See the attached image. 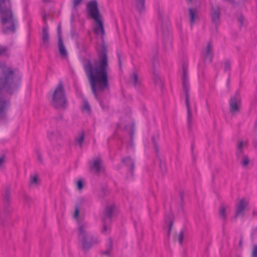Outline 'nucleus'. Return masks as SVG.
Here are the masks:
<instances>
[{"label":"nucleus","instance_id":"nucleus-1","mask_svg":"<svg viewBox=\"0 0 257 257\" xmlns=\"http://www.w3.org/2000/svg\"><path fill=\"white\" fill-rule=\"evenodd\" d=\"M98 60H95L93 62L86 60L84 62L83 67L92 92L103 108L99 94L108 89L109 85L107 74L108 60L106 49L104 45L102 46L101 52L98 53Z\"/></svg>","mask_w":257,"mask_h":257},{"label":"nucleus","instance_id":"nucleus-2","mask_svg":"<svg viewBox=\"0 0 257 257\" xmlns=\"http://www.w3.org/2000/svg\"><path fill=\"white\" fill-rule=\"evenodd\" d=\"M0 23L4 33L15 32L17 20L12 11L11 0H0Z\"/></svg>","mask_w":257,"mask_h":257},{"label":"nucleus","instance_id":"nucleus-3","mask_svg":"<svg viewBox=\"0 0 257 257\" xmlns=\"http://www.w3.org/2000/svg\"><path fill=\"white\" fill-rule=\"evenodd\" d=\"M88 223L83 220L78 221V240L83 250H88L101 242V239L93 235L89 230Z\"/></svg>","mask_w":257,"mask_h":257},{"label":"nucleus","instance_id":"nucleus-4","mask_svg":"<svg viewBox=\"0 0 257 257\" xmlns=\"http://www.w3.org/2000/svg\"><path fill=\"white\" fill-rule=\"evenodd\" d=\"M20 80V77L14 74L12 68L0 65V90L4 89L12 93L13 90L18 88Z\"/></svg>","mask_w":257,"mask_h":257},{"label":"nucleus","instance_id":"nucleus-5","mask_svg":"<svg viewBox=\"0 0 257 257\" xmlns=\"http://www.w3.org/2000/svg\"><path fill=\"white\" fill-rule=\"evenodd\" d=\"M86 9L88 15L95 22L93 29L94 33L103 38L105 35L104 25L102 17L99 12L96 1L89 2L87 4Z\"/></svg>","mask_w":257,"mask_h":257},{"label":"nucleus","instance_id":"nucleus-6","mask_svg":"<svg viewBox=\"0 0 257 257\" xmlns=\"http://www.w3.org/2000/svg\"><path fill=\"white\" fill-rule=\"evenodd\" d=\"M182 83L183 90L185 94V103L187 108V124L189 127H190L193 120V117L190 100V85L188 72L184 67L183 68Z\"/></svg>","mask_w":257,"mask_h":257},{"label":"nucleus","instance_id":"nucleus-7","mask_svg":"<svg viewBox=\"0 0 257 257\" xmlns=\"http://www.w3.org/2000/svg\"><path fill=\"white\" fill-rule=\"evenodd\" d=\"M52 104L56 108H65L67 105V100L62 82L59 83L53 93Z\"/></svg>","mask_w":257,"mask_h":257},{"label":"nucleus","instance_id":"nucleus-8","mask_svg":"<svg viewBox=\"0 0 257 257\" xmlns=\"http://www.w3.org/2000/svg\"><path fill=\"white\" fill-rule=\"evenodd\" d=\"M241 98L238 91L232 96L229 100V110L232 115L239 113L241 109Z\"/></svg>","mask_w":257,"mask_h":257},{"label":"nucleus","instance_id":"nucleus-9","mask_svg":"<svg viewBox=\"0 0 257 257\" xmlns=\"http://www.w3.org/2000/svg\"><path fill=\"white\" fill-rule=\"evenodd\" d=\"M214 56L212 43L209 42L201 51V57L204 64L210 63Z\"/></svg>","mask_w":257,"mask_h":257},{"label":"nucleus","instance_id":"nucleus-10","mask_svg":"<svg viewBox=\"0 0 257 257\" xmlns=\"http://www.w3.org/2000/svg\"><path fill=\"white\" fill-rule=\"evenodd\" d=\"M114 210V206L113 205H109L106 207L104 212V216L103 219V229L101 231L102 233L106 234L109 231V228L106 225V223L110 221V219L112 217V213Z\"/></svg>","mask_w":257,"mask_h":257},{"label":"nucleus","instance_id":"nucleus-11","mask_svg":"<svg viewBox=\"0 0 257 257\" xmlns=\"http://www.w3.org/2000/svg\"><path fill=\"white\" fill-rule=\"evenodd\" d=\"M248 205V202L245 199H241L236 206L235 217L243 216L246 207Z\"/></svg>","mask_w":257,"mask_h":257},{"label":"nucleus","instance_id":"nucleus-12","mask_svg":"<svg viewBox=\"0 0 257 257\" xmlns=\"http://www.w3.org/2000/svg\"><path fill=\"white\" fill-rule=\"evenodd\" d=\"M102 160L99 158H96L93 161L89 162L90 169L91 171L95 173H99L103 169Z\"/></svg>","mask_w":257,"mask_h":257},{"label":"nucleus","instance_id":"nucleus-13","mask_svg":"<svg viewBox=\"0 0 257 257\" xmlns=\"http://www.w3.org/2000/svg\"><path fill=\"white\" fill-rule=\"evenodd\" d=\"M9 104V101L5 99L3 94L0 93V119L5 116Z\"/></svg>","mask_w":257,"mask_h":257},{"label":"nucleus","instance_id":"nucleus-14","mask_svg":"<svg viewBox=\"0 0 257 257\" xmlns=\"http://www.w3.org/2000/svg\"><path fill=\"white\" fill-rule=\"evenodd\" d=\"M247 146V142L246 141H243L241 140L237 141L236 145V156L238 160H239L240 157H242L244 155V148L246 147Z\"/></svg>","mask_w":257,"mask_h":257},{"label":"nucleus","instance_id":"nucleus-15","mask_svg":"<svg viewBox=\"0 0 257 257\" xmlns=\"http://www.w3.org/2000/svg\"><path fill=\"white\" fill-rule=\"evenodd\" d=\"M210 16L211 21L215 25H218L219 23L220 16V9L218 7H212L211 8Z\"/></svg>","mask_w":257,"mask_h":257},{"label":"nucleus","instance_id":"nucleus-16","mask_svg":"<svg viewBox=\"0 0 257 257\" xmlns=\"http://www.w3.org/2000/svg\"><path fill=\"white\" fill-rule=\"evenodd\" d=\"M42 42L46 47H48L49 45V35L48 26L47 25L42 28Z\"/></svg>","mask_w":257,"mask_h":257},{"label":"nucleus","instance_id":"nucleus-17","mask_svg":"<svg viewBox=\"0 0 257 257\" xmlns=\"http://www.w3.org/2000/svg\"><path fill=\"white\" fill-rule=\"evenodd\" d=\"M12 209L8 206H5L0 211V219L2 221L5 220L11 214Z\"/></svg>","mask_w":257,"mask_h":257},{"label":"nucleus","instance_id":"nucleus-18","mask_svg":"<svg viewBox=\"0 0 257 257\" xmlns=\"http://www.w3.org/2000/svg\"><path fill=\"white\" fill-rule=\"evenodd\" d=\"M130 79L135 86H138L140 85L141 80L137 71H134L133 72Z\"/></svg>","mask_w":257,"mask_h":257},{"label":"nucleus","instance_id":"nucleus-19","mask_svg":"<svg viewBox=\"0 0 257 257\" xmlns=\"http://www.w3.org/2000/svg\"><path fill=\"white\" fill-rule=\"evenodd\" d=\"M58 46L61 55L63 57L67 56V52L63 44L62 38H59L58 40Z\"/></svg>","mask_w":257,"mask_h":257},{"label":"nucleus","instance_id":"nucleus-20","mask_svg":"<svg viewBox=\"0 0 257 257\" xmlns=\"http://www.w3.org/2000/svg\"><path fill=\"white\" fill-rule=\"evenodd\" d=\"M145 0H135L134 4L136 9L141 13L145 9Z\"/></svg>","mask_w":257,"mask_h":257},{"label":"nucleus","instance_id":"nucleus-21","mask_svg":"<svg viewBox=\"0 0 257 257\" xmlns=\"http://www.w3.org/2000/svg\"><path fill=\"white\" fill-rule=\"evenodd\" d=\"M85 138V134L83 132H80L75 139V143L82 147Z\"/></svg>","mask_w":257,"mask_h":257},{"label":"nucleus","instance_id":"nucleus-22","mask_svg":"<svg viewBox=\"0 0 257 257\" xmlns=\"http://www.w3.org/2000/svg\"><path fill=\"white\" fill-rule=\"evenodd\" d=\"M107 248L106 250L103 251V254L106 256H110L112 255L111 251L113 246L112 240L111 238H109L107 241Z\"/></svg>","mask_w":257,"mask_h":257},{"label":"nucleus","instance_id":"nucleus-23","mask_svg":"<svg viewBox=\"0 0 257 257\" xmlns=\"http://www.w3.org/2000/svg\"><path fill=\"white\" fill-rule=\"evenodd\" d=\"M228 206H225L223 205H221L219 210V216L220 219L225 220L226 219V212Z\"/></svg>","mask_w":257,"mask_h":257},{"label":"nucleus","instance_id":"nucleus-24","mask_svg":"<svg viewBox=\"0 0 257 257\" xmlns=\"http://www.w3.org/2000/svg\"><path fill=\"white\" fill-rule=\"evenodd\" d=\"M122 162L124 163L127 166L131 167V171L134 169L135 163L133 159L130 157H126L122 159Z\"/></svg>","mask_w":257,"mask_h":257},{"label":"nucleus","instance_id":"nucleus-25","mask_svg":"<svg viewBox=\"0 0 257 257\" xmlns=\"http://www.w3.org/2000/svg\"><path fill=\"white\" fill-rule=\"evenodd\" d=\"M189 15H190V22L191 25H193L195 20V18L197 17V10L192 8L189 9Z\"/></svg>","mask_w":257,"mask_h":257},{"label":"nucleus","instance_id":"nucleus-26","mask_svg":"<svg viewBox=\"0 0 257 257\" xmlns=\"http://www.w3.org/2000/svg\"><path fill=\"white\" fill-rule=\"evenodd\" d=\"M153 80L156 85H158L160 88L163 87V83L160 79L159 75L156 73H154Z\"/></svg>","mask_w":257,"mask_h":257},{"label":"nucleus","instance_id":"nucleus-27","mask_svg":"<svg viewBox=\"0 0 257 257\" xmlns=\"http://www.w3.org/2000/svg\"><path fill=\"white\" fill-rule=\"evenodd\" d=\"M184 232L183 230H181L176 236V239L179 242L180 245H182L184 240Z\"/></svg>","mask_w":257,"mask_h":257},{"label":"nucleus","instance_id":"nucleus-28","mask_svg":"<svg viewBox=\"0 0 257 257\" xmlns=\"http://www.w3.org/2000/svg\"><path fill=\"white\" fill-rule=\"evenodd\" d=\"M238 160L240 161L243 167L247 166L249 162V160L248 157L245 155H244L242 157H240V159Z\"/></svg>","mask_w":257,"mask_h":257},{"label":"nucleus","instance_id":"nucleus-29","mask_svg":"<svg viewBox=\"0 0 257 257\" xmlns=\"http://www.w3.org/2000/svg\"><path fill=\"white\" fill-rule=\"evenodd\" d=\"M82 109L83 110L86 111L87 112H90L91 110L90 106L87 100L85 99L83 100Z\"/></svg>","mask_w":257,"mask_h":257},{"label":"nucleus","instance_id":"nucleus-30","mask_svg":"<svg viewBox=\"0 0 257 257\" xmlns=\"http://www.w3.org/2000/svg\"><path fill=\"white\" fill-rule=\"evenodd\" d=\"M223 67L225 71H229L231 68L230 63L228 61H225Z\"/></svg>","mask_w":257,"mask_h":257},{"label":"nucleus","instance_id":"nucleus-31","mask_svg":"<svg viewBox=\"0 0 257 257\" xmlns=\"http://www.w3.org/2000/svg\"><path fill=\"white\" fill-rule=\"evenodd\" d=\"M251 255L252 257H257V244L253 245Z\"/></svg>","mask_w":257,"mask_h":257},{"label":"nucleus","instance_id":"nucleus-32","mask_svg":"<svg viewBox=\"0 0 257 257\" xmlns=\"http://www.w3.org/2000/svg\"><path fill=\"white\" fill-rule=\"evenodd\" d=\"M4 199L6 202H9L10 200V192L8 189H7L6 190Z\"/></svg>","mask_w":257,"mask_h":257},{"label":"nucleus","instance_id":"nucleus-33","mask_svg":"<svg viewBox=\"0 0 257 257\" xmlns=\"http://www.w3.org/2000/svg\"><path fill=\"white\" fill-rule=\"evenodd\" d=\"M31 184L34 185H37L38 184V178L36 176H33L31 177Z\"/></svg>","mask_w":257,"mask_h":257},{"label":"nucleus","instance_id":"nucleus-34","mask_svg":"<svg viewBox=\"0 0 257 257\" xmlns=\"http://www.w3.org/2000/svg\"><path fill=\"white\" fill-rule=\"evenodd\" d=\"M79 214V209L78 206H76L75 209V212L73 217L75 219H78Z\"/></svg>","mask_w":257,"mask_h":257},{"label":"nucleus","instance_id":"nucleus-35","mask_svg":"<svg viewBox=\"0 0 257 257\" xmlns=\"http://www.w3.org/2000/svg\"><path fill=\"white\" fill-rule=\"evenodd\" d=\"M168 223V236H169L170 233H171V228H172L173 223L172 221L171 220L169 221Z\"/></svg>","mask_w":257,"mask_h":257},{"label":"nucleus","instance_id":"nucleus-36","mask_svg":"<svg viewBox=\"0 0 257 257\" xmlns=\"http://www.w3.org/2000/svg\"><path fill=\"white\" fill-rule=\"evenodd\" d=\"M8 51L7 47L0 46V55H2Z\"/></svg>","mask_w":257,"mask_h":257},{"label":"nucleus","instance_id":"nucleus-37","mask_svg":"<svg viewBox=\"0 0 257 257\" xmlns=\"http://www.w3.org/2000/svg\"><path fill=\"white\" fill-rule=\"evenodd\" d=\"M77 189L79 190H81L83 188V183L81 180H79L77 181Z\"/></svg>","mask_w":257,"mask_h":257},{"label":"nucleus","instance_id":"nucleus-38","mask_svg":"<svg viewBox=\"0 0 257 257\" xmlns=\"http://www.w3.org/2000/svg\"><path fill=\"white\" fill-rule=\"evenodd\" d=\"M152 139L153 143L154 145V146H155V148L156 149V152L157 153H158L159 152V148H158V146H157L156 142L155 140V138L153 137H152Z\"/></svg>","mask_w":257,"mask_h":257},{"label":"nucleus","instance_id":"nucleus-39","mask_svg":"<svg viewBox=\"0 0 257 257\" xmlns=\"http://www.w3.org/2000/svg\"><path fill=\"white\" fill-rule=\"evenodd\" d=\"M82 0H73V6L76 8L82 2Z\"/></svg>","mask_w":257,"mask_h":257},{"label":"nucleus","instance_id":"nucleus-40","mask_svg":"<svg viewBox=\"0 0 257 257\" xmlns=\"http://www.w3.org/2000/svg\"><path fill=\"white\" fill-rule=\"evenodd\" d=\"M58 39L62 38L61 35V25L59 24L57 27Z\"/></svg>","mask_w":257,"mask_h":257},{"label":"nucleus","instance_id":"nucleus-41","mask_svg":"<svg viewBox=\"0 0 257 257\" xmlns=\"http://www.w3.org/2000/svg\"><path fill=\"white\" fill-rule=\"evenodd\" d=\"M238 21L240 22V26H242L243 24V17L242 16H240L238 18Z\"/></svg>","mask_w":257,"mask_h":257},{"label":"nucleus","instance_id":"nucleus-42","mask_svg":"<svg viewBox=\"0 0 257 257\" xmlns=\"http://www.w3.org/2000/svg\"><path fill=\"white\" fill-rule=\"evenodd\" d=\"M5 162V158L4 157H2L0 158V167L2 166Z\"/></svg>","mask_w":257,"mask_h":257},{"label":"nucleus","instance_id":"nucleus-43","mask_svg":"<svg viewBox=\"0 0 257 257\" xmlns=\"http://www.w3.org/2000/svg\"><path fill=\"white\" fill-rule=\"evenodd\" d=\"M24 200L25 201L28 202L31 200V198L28 196H24Z\"/></svg>","mask_w":257,"mask_h":257},{"label":"nucleus","instance_id":"nucleus-44","mask_svg":"<svg viewBox=\"0 0 257 257\" xmlns=\"http://www.w3.org/2000/svg\"><path fill=\"white\" fill-rule=\"evenodd\" d=\"M47 15L46 14H45L43 16V20L44 21V22L45 23L46 22V19H47Z\"/></svg>","mask_w":257,"mask_h":257},{"label":"nucleus","instance_id":"nucleus-45","mask_svg":"<svg viewBox=\"0 0 257 257\" xmlns=\"http://www.w3.org/2000/svg\"><path fill=\"white\" fill-rule=\"evenodd\" d=\"M239 244V246H241L242 245V240L241 239H240Z\"/></svg>","mask_w":257,"mask_h":257},{"label":"nucleus","instance_id":"nucleus-46","mask_svg":"<svg viewBox=\"0 0 257 257\" xmlns=\"http://www.w3.org/2000/svg\"><path fill=\"white\" fill-rule=\"evenodd\" d=\"M44 3H49L50 2V0H42Z\"/></svg>","mask_w":257,"mask_h":257},{"label":"nucleus","instance_id":"nucleus-47","mask_svg":"<svg viewBox=\"0 0 257 257\" xmlns=\"http://www.w3.org/2000/svg\"><path fill=\"white\" fill-rule=\"evenodd\" d=\"M118 60H119V64H120V56L118 55Z\"/></svg>","mask_w":257,"mask_h":257},{"label":"nucleus","instance_id":"nucleus-48","mask_svg":"<svg viewBox=\"0 0 257 257\" xmlns=\"http://www.w3.org/2000/svg\"><path fill=\"white\" fill-rule=\"evenodd\" d=\"M190 1H192V0H189Z\"/></svg>","mask_w":257,"mask_h":257}]
</instances>
